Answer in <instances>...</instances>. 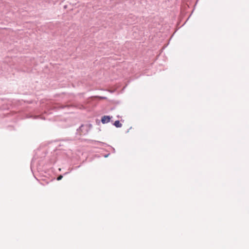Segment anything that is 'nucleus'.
Instances as JSON below:
<instances>
[{
    "instance_id": "obj_1",
    "label": "nucleus",
    "mask_w": 249,
    "mask_h": 249,
    "mask_svg": "<svg viewBox=\"0 0 249 249\" xmlns=\"http://www.w3.org/2000/svg\"><path fill=\"white\" fill-rule=\"evenodd\" d=\"M110 120V118L108 116H104L102 118L101 122L103 124L108 123Z\"/></svg>"
},
{
    "instance_id": "obj_3",
    "label": "nucleus",
    "mask_w": 249,
    "mask_h": 249,
    "mask_svg": "<svg viewBox=\"0 0 249 249\" xmlns=\"http://www.w3.org/2000/svg\"><path fill=\"white\" fill-rule=\"evenodd\" d=\"M63 178V176L62 175H60L57 178V180H61Z\"/></svg>"
},
{
    "instance_id": "obj_2",
    "label": "nucleus",
    "mask_w": 249,
    "mask_h": 249,
    "mask_svg": "<svg viewBox=\"0 0 249 249\" xmlns=\"http://www.w3.org/2000/svg\"><path fill=\"white\" fill-rule=\"evenodd\" d=\"M114 125L116 127H121L122 126V124L120 123L119 121H116L114 123Z\"/></svg>"
}]
</instances>
